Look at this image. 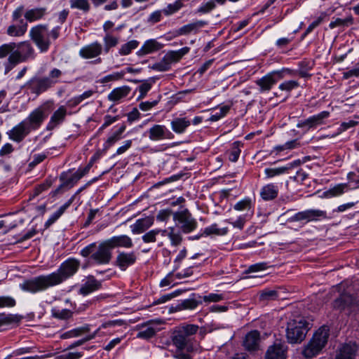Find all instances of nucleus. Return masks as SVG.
Wrapping results in <instances>:
<instances>
[{
  "label": "nucleus",
  "instance_id": "1",
  "mask_svg": "<svg viewBox=\"0 0 359 359\" xmlns=\"http://www.w3.org/2000/svg\"><path fill=\"white\" fill-rule=\"evenodd\" d=\"M79 267V260L69 258L62 262L56 271L26 280L20 284V288L30 293L44 291L49 287L60 285L65 280L73 276Z\"/></svg>",
  "mask_w": 359,
  "mask_h": 359
},
{
  "label": "nucleus",
  "instance_id": "2",
  "mask_svg": "<svg viewBox=\"0 0 359 359\" xmlns=\"http://www.w3.org/2000/svg\"><path fill=\"white\" fill-rule=\"evenodd\" d=\"M198 330V326L188 324L177 327L172 335V341L179 353L175 354L177 359H189V353L193 350L191 337Z\"/></svg>",
  "mask_w": 359,
  "mask_h": 359
},
{
  "label": "nucleus",
  "instance_id": "3",
  "mask_svg": "<svg viewBox=\"0 0 359 359\" xmlns=\"http://www.w3.org/2000/svg\"><path fill=\"white\" fill-rule=\"evenodd\" d=\"M142 239L145 243H156L158 247L163 246L169 239L172 246H178L182 241V236L180 231L174 226L167 229H154L146 232Z\"/></svg>",
  "mask_w": 359,
  "mask_h": 359
},
{
  "label": "nucleus",
  "instance_id": "4",
  "mask_svg": "<svg viewBox=\"0 0 359 359\" xmlns=\"http://www.w3.org/2000/svg\"><path fill=\"white\" fill-rule=\"evenodd\" d=\"M107 240L102 241L98 245L92 243L83 248L80 255L83 257H90V259L97 264H108L112 258L111 248Z\"/></svg>",
  "mask_w": 359,
  "mask_h": 359
},
{
  "label": "nucleus",
  "instance_id": "5",
  "mask_svg": "<svg viewBox=\"0 0 359 359\" xmlns=\"http://www.w3.org/2000/svg\"><path fill=\"white\" fill-rule=\"evenodd\" d=\"M308 322L303 318L293 319L287 323L286 338L290 344H300L309 330Z\"/></svg>",
  "mask_w": 359,
  "mask_h": 359
},
{
  "label": "nucleus",
  "instance_id": "6",
  "mask_svg": "<svg viewBox=\"0 0 359 359\" xmlns=\"http://www.w3.org/2000/svg\"><path fill=\"white\" fill-rule=\"evenodd\" d=\"M233 210L236 211H246L245 215H239L236 219L233 217H229L226 222L233 226V227L242 230L245 226L248 217L253 215V203L250 198H245L238 201L233 205Z\"/></svg>",
  "mask_w": 359,
  "mask_h": 359
},
{
  "label": "nucleus",
  "instance_id": "7",
  "mask_svg": "<svg viewBox=\"0 0 359 359\" xmlns=\"http://www.w3.org/2000/svg\"><path fill=\"white\" fill-rule=\"evenodd\" d=\"M15 50L10 54L8 61L13 65L35 57V50L28 41L15 43Z\"/></svg>",
  "mask_w": 359,
  "mask_h": 359
},
{
  "label": "nucleus",
  "instance_id": "8",
  "mask_svg": "<svg viewBox=\"0 0 359 359\" xmlns=\"http://www.w3.org/2000/svg\"><path fill=\"white\" fill-rule=\"evenodd\" d=\"M48 27L44 25H39L32 27L29 32L30 39L35 43L41 52L48 50L50 46V41L46 37Z\"/></svg>",
  "mask_w": 359,
  "mask_h": 359
},
{
  "label": "nucleus",
  "instance_id": "9",
  "mask_svg": "<svg viewBox=\"0 0 359 359\" xmlns=\"http://www.w3.org/2000/svg\"><path fill=\"white\" fill-rule=\"evenodd\" d=\"M333 306L338 310H347L348 313H352L359 310V301L353 295L344 293L334 301Z\"/></svg>",
  "mask_w": 359,
  "mask_h": 359
},
{
  "label": "nucleus",
  "instance_id": "10",
  "mask_svg": "<svg viewBox=\"0 0 359 359\" xmlns=\"http://www.w3.org/2000/svg\"><path fill=\"white\" fill-rule=\"evenodd\" d=\"M173 219L181 224L180 228L184 233L193 231L197 226L196 219L191 217L187 210L174 212Z\"/></svg>",
  "mask_w": 359,
  "mask_h": 359
},
{
  "label": "nucleus",
  "instance_id": "11",
  "mask_svg": "<svg viewBox=\"0 0 359 359\" xmlns=\"http://www.w3.org/2000/svg\"><path fill=\"white\" fill-rule=\"evenodd\" d=\"M47 116V107L43 104L32 111L25 121L32 130H35L41 126Z\"/></svg>",
  "mask_w": 359,
  "mask_h": 359
},
{
  "label": "nucleus",
  "instance_id": "12",
  "mask_svg": "<svg viewBox=\"0 0 359 359\" xmlns=\"http://www.w3.org/2000/svg\"><path fill=\"white\" fill-rule=\"evenodd\" d=\"M287 346L283 341L276 339L273 344L269 346L266 359H286Z\"/></svg>",
  "mask_w": 359,
  "mask_h": 359
},
{
  "label": "nucleus",
  "instance_id": "13",
  "mask_svg": "<svg viewBox=\"0 0 359 359\" xmlns=\"http://www.w3.org/2000/svg\"><path fill=\"white\" fill-rule=\"evenodd\" d=\"M32 130L27 124V121H22L10 130L7 135L10 140L16 142H20Z\"/></svg>",
  "mask_w": 359,
  "mask_h": 359
},
{
  "label": "nucleus",
  "instance_id": "14",
  "mask_svg": "<svg viewBox=\"0 0 359 359\" xmlns=\"http://www.w3.org/2000/svg\"><path fill=\"white\" fill-rule=\"evenodd\" d=\"M320 217L326 218V212L320 210H307L296 213L291 219L295 222L303 220L311 222L317 220Z\"/></svg>",
  "mask_w": 359,
  "mask_h": 359
},
{
  "label": "nucleus",
  "instance_id": "15",
  "mask_svg": "<svg viewBox=\"0 0 359 359\" xmlns=\"http://www.w3.org/2000/svg\"><path fill=\"white\" fill-rule=\"evenodd\" d=\"M137 260V256L134 252H119L115 259V264L122 271L134 264Z\"/></svg>",
  "mask_w": 359,
  "mask_h": 359
},
{
  "label": "nucleus",
  "instance_id": "16",
  "mask_svg": "<svg viewBox=\"0 0 359 359\" xmlns=\"http://www.w3.org/2000/svg\"><path fill=\"white\" fill-rule=\"evenodd\" d=\"M102 50V46L95 41L82 47L79 50V55L84 59H93L100 55Z\"/></svg>",
  "mask_w": 359,
  "mask_h": 359
},
{
  "label": "nucleus",
  "instance_id": "17",
  "mask_svg": "<svg viewBox=\"0 0 359 359\" xmlns=\"http://www.w3.org/2000/svg\"><path fill=\"white\" fill-rule=\"evenodd\" d=\"M330 116V112L323 111L316 115L312 116L307 119L298 123V128H304L309 130L323 123V120Z\"/></svg>",
  "mask_w": 359,
  "mask_h": 359
},
{
  "label": "nucleus",
  "instance_id": "18",
  "mask_svg": "<svg viewBox=\"0 0 359 359\" xmlns=\"http://www.w3.org/2000/svg\"><path fill=\"white\" fill-rule=\"evenodd\" d=\"M148 137L151 141H159L170 138L172 133L163 125H154L147 131Z\"/></svg>",
  "mask_w": 359,
  "mask_h": 359
},
{
  "label": "nucleus",
  "instance_id": "19",
  "mask_svg": "<svg viewBox=\"0 0 359 359\" xmlns=\"http://www.w3.org/2000/svg\"><path fill=\"white\" fill-rule=\"evenodd\" d=\"M260 334L257 330L248 332L243 341L245 348L249 351L258 350L259 348Z\"/></svg>",
  "mask_w": 359,
  "mask_h": 359
},
{
  "label": "nucleus",
  "instance_id": "20",
  "mask_svg": "<svg viewBox=\"0 0 359 359\" xmlns=\"http://www.w3.org/2000/svg\"><path fill=\"white\" fill-rule=\"evenodd\" d=\"M154 223V218L151 216L138 219L130 226L133 234H140L148 230Z\"/></svg>",
  "mask_w": 359,
  "mask_h": 359
},
{
  "label": "nucleus",
  "instance_id": "21",
  "mask_svg": "<svg viewBox=\"0 0 359 359\" xmlns=\"http://www.w3.org/2000/svg\"><path fill=\"white\" fill-rule=\"evenodd\" d=\"M161 320H151L141 325V330L137 334V338L149 339L153 337L157 332V329L154 326V324L159 325L161 323Z\"/></svg>",
  "mask_w": 359,
  "mask_h": 359
},
{
  "label": "nucleus",
  "instance_id": "22",
  "mask_svg": "<svg viewBox=\"0 0 359 359\" xmlns=\"http://www.w3.org/2000/svg\"><path fill=\"white\" fill-rule=\"evenodd\" d=\"M107 240L111 249L116 248H131L133 246L132 238L125 234L114 236Z\"/></svg>",
  "mask_w": 359,
  "mask_h": 359
},
{
  "label": "nucleus",
  "instance_id": "23",
  "mask_svg": "<svg viewBox=\"0 0 359 359\" xmlns=\"http://www.w3.org/2000/svg\"><path fill=\"white\" fill-rule=\"evenodd\" d=\"M29 86L33 93L39 94L51 88L52 82L47 77L33 78L29 81Z\"/></svg>",
  "mask_w": 359,
  "mask_h": 359
},
{
  "label": "nucleus",
  "instance_id": "24",
  "mask_svg": "<svg viewBox=\"0 0 359 359\" xmlns=\"http://www.w3.org/2000/svg\"><path fill=\"white\" fill-rule=\"evenodd\" d=\"M278 72H273L267 74L259 79H257L255 83L259 87L260 92L269 91L273 85L277 82L276 74Z\"/></svg>",
  "mask_w": 359,
  "mask_h": 359
},
{
  "label": "nucleus",
  "instance_id": "25",
  "mask_svg": "<svg viewBox=\"0 0 359 359\" xmlns=\"http://www.w3.org/2000/svg\"><path fill=\"white\" fill-rule=\"evenodd\" d=\"M131 88L128 86H123L113 89L108 95L109 101L118 103L124 100L130 93Z\"/></svg>",
  "mask_w": 359,
  "mask_h": 359
},
{
  "label": "nucleus",
  "instance_id": "26",
  "mask_svg": "<svg viewBox=\"0 0 359 359\" xmlns=\"http://www.w3.org/2000/svg\"><path fill=\"white\" fill-rule=\"evenodd\" d=\"M208 24L206 21L198 20L185 25L177 30V35H188L191 33L196 34L200 29Z\"/></svg>",
  "mask_w": 359,
  "mask_h": 359
},
{
  "label": "nucleus",
  "instance_id": "27",
  "mask_svg": "<svg viewBox=\"0 0 359 359\" xmlns=\"http://www.w3.org/2000/svg\"><path fill=\"white\" fill-rule=\"evenodd\" d=\"M330 336V329L327 326L323 325L320 327L313 334L311 340L315 342L321 348H324Z\"/></svg>",
  "mask_w": 359,
  "mask_h": 359
},
{
  "label": "nucleus",
  "instance_id": "28",
  "mask_svg": "<svg viewBox=\"0 0 359 359\" xmlns=\"http://www.w3.org/2000/svg\"><path fill=\"white\" fill-rule=\"evenodd\" d=\"M163 48V44L157 41L156 39H149L146 41L141 48L137 51V55L142 56L156 51Z\"/></svg>",
  "mask_w": 359,
  "mask_h": 359
},
{
  "label": "nucleus",
  "instance_id": "29",
  "mask_svg": "<svg viewBox=\"0 0 359 359\" xmlns=\"http://www.w3.org/2000/svg\"><path fill=\"white\" fill-rule=\"evenodd\" d=\"M357 351L355 344H346L338 351L335 359H353Z\"/></svg>",
  "mask_w": 359,
  "mask_h": 359
},
{
  "label": "nucleus",
  "instance_id": "30",
  "mask_svg": "<svg viewBox=\"0 0 359 359\" xmlns=\"http://www.w3.org/2000/svg\"><path fill=\"white\" fill-rule=\"evenodd\" d=\"M100 287L101 283L95 279L94 277L90 276L88 278L87 281L81 285L79 292L83 295H87L97 290Z\"/></svg>",
  "mask_w": 359,
  "mask_h": 359
},
{
  "label": "nucleus",
  "instance_id": "31",
  "mask_svg": "<svg viewBox=\"0 0 359 359\" xmlns=\"http://www.w3.org/2000/svg\"><path fill=\"white\" fill-rule=\"evenodd\" d=\"M75 199V195H73L63 205H62L57 211H55L46 221L45 226L46 228L52 225L56 222L65 211L70 206Z\"/></svg>",
  "mask_w": 359,
  "mask_h": 359
},
{
  "label": "nucleus",
  "instance_id": "32",
  "mask_svg": "<svg viewBox=\"0 0 359 359\" xmlns=\"http://www.w3.org/2000/svg\"><path fill=\"white\" fill-rule=\"evenodd\" d=\"M278 188L273 184H268L264 186L260 191V196L264 201H271L277 197Z\"/></svg>",
  "mask_w": 359,
  "mask_h": 359
},
{
  "label": "nucleus",
  "instance_id": "33",
  "mask_svg": "<svg viewBox=\"0 0 359 359\" xmlns=\"http://www.w3.org/2000/svg\"><path fill=\"white\" fill-rule=\"evenodd\" d=\"M67 109L65 107H60L50 117L48 128L52 129L62 123L66 116Z\"/></svg>",
  "mask_w": 359,
  "mask_h": 359
},
{
  "label": "nucleus",
  "instance_id": "34",
  "mask_svg": "<svg viewBox=\"0 0 359 359\" xmlns=\"http://www.w3.org/2000/svg\"><path fill=\"white\" fill-rule=\"evenodd\" d=\"M46 13V8H35L27 10L25 13V18L29 22H34L41 19Z\"/></svg>",
  "mask_w": 359,
  "mask_h": 359
},
{
  "label": "nucleus",
  "instance_id": "35",
  "mask_svg": "<svg viewBox=\"0 0 359 359\" xmlns=\"http://www.w3.org/2000/svg\"><path fill=\"white\" fill-rule=\"evenodd\" d=\"M323 348L311 340L302 351V355L305 358L310 359L318 355Z\"/></svg>",
  "mask_w": 359,
  "mask_h": 359
},
{
  "label": "nucleus",
  "instance_id": "36",
  "mask_svg": "<svg viewBox=\"0 0 359 359\" xmlns=\"http://www.w3.org/2000/svg\"><path fill=\"white\" fill-rule=\"evenodd\" d=\"M189 48L184 47L178 50H172L168 52L164 56L168 61L172 65L173 62H178L184 55L188 53Z\"/></svg>",
  "mask_w": 359,
  "mask_h": 359
},
{
  "label": "nucleus",
  "instance_id": "37",
  "mask_svg": "<svg viewBox=\"0 0 359 359\" xmlns=\"http://www.w3.org/2000/svg\"><path fill=\"white\" fill-rule=\"evenodd\" d=\"M20 25L16 27L14 25H10L7 29V34L11 36H23L27 29V25L24 22L23 20H20Z\"/></svg>",
  "mask_w": 359,
  "mask_h": 359
},
{
  "label": "nucleus",
  "instance_id": "38",
  "mask_svg": "<svg viewBox=\"0 0 359 359\" xmlns=\"http://www.w3.org/2000/svg\"><path fill=\"white\" fill-rule=\"evenodd\" d=\"M190 124V121L186 118H177L171 122V127L174 132L182 133Z\"/></svg>",
  "mask_w": 359,
  "mask_h": 359
},
{
  "label": "nucleus",
  "instance_id": "39",
  "mask_svg": "<svg viewBox=\"0 0 359 359\" xmlns=\"http://www.w3.org/2000/svg\"><path fill=\"white\" fill-rule=\"evenodd\" d=\"M126 125L123 124L116 131L114 132L107 139L104 148L108 149L122 138V134L126 130Z\"/></svg>",
  "mask_w": 359,
  "mask_h": 359
},
{
  "label": "nucleus",
  "instance_id": "40",
  "mask_svg": "<svg viewBox=\"0 0 359 359\" xmlns=\"http://www.w3.org/2000/svg\"><path fill=\"white\" fill-rule=\"evenodd\" d=\"M348 189V185L346 183L338 184L333 187L330 188L325 192L327 197H336L342 195Z\"/></svg>",
  "mask_w": 359,
  "mask_h": 359
},
{
  "label": "nucleus",
  "instance_id": "41",
  "mask_svg": "<svg viewBox=\"0 0 359 359\" xmlns=\"http://www.w3.org/2000/svg\"><path fill=\"white\" fill-rule=\"evenodd\" d=\"M229 231L227 227L219 229L217 224H213L210 226L205 228L203 234L206 236L211 235L224 236L226 235Z\"/></svg>",
  "mask_w": 359,
  "mask_h": 359
},
{
  "label": "nucleus",
  "instance_id": "42",
  "mask_svg": "<svg viewBox=\"0 0 359 359\" xmlns=\"http://www.w3.org/2000/svg\"><path fill=\"white\" fill-rule=\"evenodd\" d=\"M22 317L16 314H6L5 313H0V327L11 324L13 323H18L21 320Z\"/></svg>",
  "mask_w": 359,
  "mask_h": 359
},
{
  "label": "nucleus",
  "instance_id": "43",
  "mask_svg": "<svg viewBox=\"0 0 359 359\" xmlns=\"http://www.w3.org/2000/svg\"><path fill=\"white\" fill-rule=\"evenodd\" d=\"M199 302L193 298L187 299L178 304L175 308V311H182L184 309H194L199 304Z\"/></svg>",
  "mask_w": 359,
  "mask_h": 359
},
{
  "label": "nucleus",
  "instance_id": "44",
  "mask_svg": "<svg viewBox=\"0 0 359 359\" xmlns=\"http://www.w3.org/2000/svg\"><path fill=\"white\" fill-rule=\"evenodd\" d=\"M139 42L136 40H131L124 44H123L118 50V53L121 55H127L131 53V51L137 48Z\"/></svg>",
  "mask_w": 359,
  "mask_h": 359
},
{
  "label": "nucleus",
  "instance_id": "45",
  "mask_svg": "<svg viewBox=\"0 0 359 359\" xmlns=\"http://www.w3.org/2000/svg\"><path fill=\"white\" fill-rule=\"evenodd\" d=\"M103 41L104 43V51L107 53L110 48L116 46V45L118 43L119 39L118 37L107 33L104 36Z\"/></svg>",
  "mask_w": 359,
  "mask_h": 359
},
{
  "label": "nucleus",
  "instance_id": "46",
  "mask_svg": "<svg viewBox=\"0 0 359 359\" xmlns=\"http://www.w3.org/2000/svg\"><path fill=\"white\" fill-rule=\"evenodd\" d=\"M70 7L72 8H76L87 13L90 9V4L88 0H70Z\"/></svg>",
  "mask_w": 359,
  "mask_h": 359
},
{
  "label": "nucleus",
  "instance_id": "47",
  "mask_svg": "<svg viewBox=\"0 0 359 359\" xmlns=\"http://www.w3.org/2000/svg\"><path fill=\"white\" fill-rule=\"evenodd\" d=\"M171 67L170 63L168 61L166 57L164 56L161 60L154 63L151 68L158 72H165L170 69Z\"/></svg>",
  "mask_w": 359,
  "mask_h": 359
},
{
  "label": "nucleus",
  "instance_id": "48",
  "mask_svg": "<svg viewBox=\"0 0 359 359\" xmlns=\"http://www.w3.org/2000/svg\"><path fill=\"white\" fill-rule=\"evenodd\" d=\"M82 174H81L78 170L76 172L74 173V175L68 180H67L60 187H58L54 192L53 196L57 194V193L59 191L60 189L62 186H70L72 187L75 183H76L81 178H82Z\"/></svg>",
  "mask_w": 359,
  "mask_h": 359
},
{
  "label": "nucleus",
  "instance_id": "49",
  "mask_svg": "<svg viewBox=\"0 0 359 359\" xmlns=\"http://www.w3.org/2000/svg\"><path fill=\"white\" fill-rule=\"evenodd\" d=\"M290 167H280L274 168H266L264 172L267 178L273 177L282 175L289 170Z\"/></svg>",
  "mask_w": 359,
  "mask_h": 359
},
{
  "label": "nucleus",
  "instance_id": "50",
  "mask_svg": "<svg viewBox=\"0 0 359 359\" xmlns=\"http://www.w3.org/2000/svg\"><path fill=\"white\" fill-rule=\"evenodd\" d=\"M353 23V18L351 17L346 18L345 19L337 18L332 21L329 27L330 29H334L338 27H345Z\"/></svg>",
  "mask_w": 359,
  "mask_h": 359
},
{
  "label": "nucleus",
  "instance_id": "51",
  "mask_svg": "<svg viewBox=\"0 0 359 359\" xmlns=\"http://www.w3.org/2000/svg\"><path fill=\"white\" fill-rule=\"evenodd\" d=\"M52 185V182L50 180H46L42 184L38 185L34 188L32 193V197H36L39 196L40 194H41L43 191L47 190L48 188L50 187Z\"/></svg>",
  "mask_w": 359,
  "mask_h": 359
},
{
  "label": "nucleus",
  "instance_id": "52",
  "mask_svg": "<svg viewBox=\"0 0 359 359\" xmlns=\"http://www.w3.org/2000/svg\"><path fill=\"white\" fill-rule=\"evenodd\" d=\"M312 64L310 62L302 61L299 63V74L302 77H309L311 75L309 72L312 68Z\"/></svg>",
  "mask_w": 359,
  "mask_h": 359
},
{
  "label": "nucleus",
  "instance_id": "53",
  "mask_svg": "<svg viewBox=\"0 0 359 359\" xmlns=\"http://www.w3.org/2000/svg\"><path fill=\"white\" fill-rule=\"evenodd\" d=\"M182 6V3L178 0L174 2L173 4H170L168 5V6L163 10V12L166 15H170L177 11H179Z\"/></svg>",
  "mask_w": 359,
  "mask_h": 359
},
{
  "label": "nucleus",
  "instance_id": "54",
  "mask_svg": "<svg viewBox=\"0 0 359 359\" xmlns=\"http://www.w3.org/2000/svg\"><path fill=\"white\" fill-rule=\"evenodd\" d=\"M15 304L16 302L13 297L10 296H0V309L13 307Z\"/></svg>",
  "mask_w": 359,
  "mask_h": 359
},
{
  "label": "nucleus",
  "instance_id": "55",
  "mask_svg": "<svg viewBox=\"0 0 359 359\" xmlns=\"http://www.w3.org/2000/svg\"><path fill=\"white\" fill-rule=\"evenodd\" d=\"M53 316L61 320H66L72 317V312L69 309L53 310Z\"/></svg>",
  "mask_w": 359,
  "mask_h": 359
},
{
  "label": "nucleus",
  "instance_id": "56",
  "mask_svg": "<svg viewBox=\"0 0 359 359\" xmlns=\"http://www.w3.org/2000/svg\"><path fill=\"white\" fill-rule=\"evenodd\" d=\"M15 43L11 42L9 43H4L0 46V58L5 57L8 53H11L15 50Z\"/></svg>",
  "mask_w": 359,
  "mask_h": 359
},
{
  "label": "nucleus",
  "instance_id": "57",
  "mask_svg": "<svg viewBox=\"0 0 359 359\" xmlns=\"http://www.w3.org/2000/svg\"><path fill=\"white\" fill-rule=\"evenodd\" d=\"M125 73L123 72H115L111 74L107 75L100 79V83H105L110 81H118L121 79Z\"/></svg>",
  "mask_w": 359,
  "mask_h": 359
},
{
  "label": "nucleus",
  "instance_id": "58",
  "mask_svg": "<svg viewBox=\"0 0 359 359\" xmlns=\"http://www.w3.org/2000/svg\"><path fill=\"white\" fill-rule=\"evenodd\" d=\"M229 106H222L219 108V111L218 112H216L215 114H212L210 117V121H217L219 120L221 118L226 116V114L229 111Z\"/></svg>",
  "mask_w": 359,
  "mask_h": 359
},
{
  "label": "nucleus",
  "instance_id": "59",
  "mask_svg": "<svg viewBox=\"0 0 359 359\" xmlns=\"http://www.w3.org/2000/svg\"><path fill=\"white\" fill-rule=\"evenodd\" d=\"M325 17L326 13H322L320 15L307 27V29L305 31L304 35H307L309 33H311L313 30V29L318 27L323 22Z\"/></svg>",
  "mask_w": 359,
  "mask_h": 359
},
{
  "label": "nucleus",
  "instance_id": "60",
  "mask_svg": "<svg viewBox=\"0 0 359 359\" xmlns=\"http://www.w3.org/2000/svg\"><path fill=\"white\" fill-rule=\"evenodd\" d=\"M298 86H299V83L297 81H285V82L282 83L281 84H280L279 88L281 90L290 92V90H292L294 88H296Z\"/></svg>",
  "mask_w": 359,
  "mask_h": 359
},
{
  "label": "nucleus",
  "instance_id": "61",
  "mask_svg": "<svg viewBox=\"0 0 359 359\" xmlns=\"http://www.w3.org/2000/svg\"><path fill=\"white\" fill-rule=\"evenodd\" d=\"M216 7V4L215 1L210 0L206 3L203 4L198 9L199 13H206L212 10H213Z\"/></svg>",
  "mask_w": 359,
  "mask_h": 359
},
{
  "label": "nucleus",
  "instance_id": "62",
  "mask_svg": "<svg viewBox=\"0 0 359 359\" xmlns=\"http://www.w3.org/2000/svg\"><path fill=\"white\" fill-rule=\"evenodd\" d=\"M61 75L62 72L58 69L54 68L50 72L47 79L52 82V86H53L58 82V79Z\"/></svg>",
  "mask_w": 359,
  "mask_h": 359
},
{
  "label": "nucleus",
  "instance_id": "63",
  "mask_svg": "<svg viewBox=\"0 0 359 359\" xmlns=\"http://www.w3.org/2000/svg\"><path fill=\"white\" fill-rule=\"evenodd\" d=\"M46 157L47 155L45 153L34 154L32 156V161L29 163V166L32 168L36 166L43 161Z\"/></svg>",
  "mask_w": 359,
  "mask_h": 359
},
{
  "label": "nucleus",
  "instance_id": "64",
  "mask_svg": "<svg viewBox=\"0 0 359 359\" xmlns=\"http://www.w3.org/2000/svg\"><path fill=\"white\" fill-rule=\"evenodd\" d=\"M93 93H94V91L92 90H89L85 91L83 94H81V95H80L79 96H76V97H75L73 99L72 101L74 102V104H75V105L79 104L83 100H84L86 99H88L90 97H91L93 95Z\"/></svg>",
  "mask_w": 359,
  "mask_h": 359
}]
</instances>
